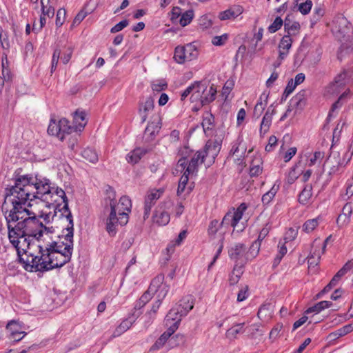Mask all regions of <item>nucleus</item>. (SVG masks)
Wrapping results in <instances>:
<instances>
[{"label":"nucleus","instance_id":"nucleus-1","mask_svg":"<svg viewBox=\"0 0 353 353\" xmlns=\"http://www.w3.org/2000/svg\"><path fill=\"white\" fill-rule=\"evenodd\" d=\"M1 210L6 221L8 239L21 256L26 253L35 237L34 232L39 226L34 221L35 212L21 206L10 207L7 202L3 203Z\"/></svg>","mask_w":353,"mask_h":353},{"label":"nucleus","instance_id":"nucleus-2","mask_svg":"<svg viewBox=\"0 0 353 353\" xmlns=\"http://www.w3.org/2000/svg\"><path fill=\"white\" fill-rule=\"evenodd\" d=\"M54 189L50 181L45 177L37 175L33 179L28 175L19 176L14 185L6 189L4 202L12 208L21 206L22 209L30 210L33 199L47 201Z\"/></svg>","mask_w":353,"mask_h":353},{"label":"nucleus","instance_id":"nucleus-3","mask_svg":"<svg viewBox=\"0 0 353 353\" xmlns=\"http://www.w3.org/2000/svg\"><path fill=\"white\" fill-rule=\"evenodd\" d=\"M65 234L66 242L61 241L49 252H42L41 255L28 256L26 261L20 258L24 263V268L30 272H45L63 266L68 263L73 250L74 228L66 227Z\"/></svg>","mask_w":353,"mask_h":353},{"label":"nucleus","instance_id":"nucleus-4","mask_svg":"<svg viewBox=\"0 0 353 353\" xmlns=\"http://www.w3.org/2000/svg\"><path fill=\"white\" fill-rule=\"evenodd\" d=\"M108 199L110 200V213L106 219V230L110 236H113L117 233L118 225L121 226L128 223V212L131 211V200L127 196L120 198L117 204L115 192L111 187L107 190Z\"/></svg>","mask_w":353,"mask_h":353},{"label":"nucleus","instance_id":"nucleus-5","mask_svg":"<svg viewBox=\"0 0 353 353\" xmlns=\"http://www.w3.org/2000/svg\"><path fill=\"white\" fill-rule=\"evenodd\" d=\"M190 151L189 156H191L192 151L188 148ZM221 148V142L216 140L214 141H208L201 150L196 151L190 161L186 159L188 163L184 170L187 172V174H196L198 172L199 165L204 162V160L208 157H211L212 160L217 156Z\"/></svg>","mask_w":353,"mask_h":353},{"label":"nucleus","instance_id":"nucleus-6","mask_svg":"<svg viewBox=\"0 0 353 353\" xmlns=\"http://www.w3.org/2000/svg\"><path fill=\"white\" fill-rule=\"evenodd\" d=\"M34 221L39 225L34 233L35 234L34 239L41 241V243L38 245L39 249V254L41 255L42 252H49V249L53 248V246H56L61 241L54 239V238H59V236L54 235L53 227L43 225V223L37 219L36 214Z\"/></svg>","mask_w":353,"mask_h":353},{"label":"nucleus","instance_id":"nucleus-7","mask_svg":"<svg viewBox=\"0 0 353 353\" xmlns=\"http://www.w3.org/2000/svg\"><path fill=\"white\" fill-rule=\"evenodd\" d=\"M49 197L51 199L50 203H54L55 210L59 211V217L66 219L68 222V227H74L72 215L68 208V200L65 192L58 187L54 188Z\"/></svg>","mask_w":353,"mask_h":353},{"label":"nucleus","instance_id":"nucleus-8","mask_svg":"<svg viewBox=\"0 0 353 353\" xmlns=\"http://www.w3.org/2000/svg\"><path fill=\"white\" fill-rule=\"evenodd\" d=\"M199 54V52L195 46L188 43L184 46H177L174 50V59L180 64L185 61H190L195 59Z\"/></svg>","mask_w":353,"mask_h":353},{"label":"nucleus","instance_id":"nucleus-9","mask_svg":"<svg viewBox=\"0 0 353 353\" xmlns=\"http://www.w3.org/2000/svg\"><path fill=\"white\" fill-rule=\"evenodd\" d=\"M190 150L188 147H185L182 149L180 152L181 157L179 159L177 162V168H181L179 170L181 172H183L182 176L180 178L179 181L178 188H177V194L181 195L185 190L186 185L189 180V175L191 174H187V172L185 170L188 161L186 160L187 157L189 156Z\"/></svg>","mask_w":353,"mask_h":353},{"label":"nucleus","instance_id":"nucleus-10","mask_svg":"<svg viewBox=\"0 0 353 353\" xmlns=\"http://www.w3.org/2000/svg\"><path fill=\"white\" fill-rule=\"evenodd\" d=\"M347 73L346 70H343L339 74L325 89V95L332 96L336 95L344 92L345 86L347 82Z\"/></svg>","mask_w":353,"mask_h":353},{"label":"nucleus","instance_id":"nucleus-11","mask_svg":"<svg viewBox=\"0 0 353 353\" xmlns=\"http://www.w3.org/2000/svg\"><path fill=\"white\" fill-rule=\"evenodd\" d=\"M192 310V306H187L184 310H181L180 307H174L170 310L169 312L165 316L166 324L171 323L173 322L172 325H176V330H177L179 323L181 321L183 316L187 315V314Z\"/></svg>","mask_w":353,"mask_h":353},{"label":"nucleus","instance_id":"nucleus-12","mask_svg":"<svg viewBox=\"0 0 353 353\" xmlns=\"http://www.w3.org/2000/svg\"><path fill=\"white\" fill-rule=\"evenodd\" d=\"M163 190L161 189L152 190L145 198L143 219L145 220L150 214L151 209L156 201L161 197Z\"/></svg>","mask_w":353,"mask_h":353},{"label":"nucleus","instance_id":"nucleus-13","mask_svg":"<svg viewBox=\"0 0 353 353\" xmlns=\"http://www.w3.org/2000/svg\"><path fill=\"white\" fill-rule=\"evenodd\" d=\"M154 108V99L152 97L143 98L139 103V114L141 119V122L144 123L148 117V114L153 110Z\"/></svg>","mask_w":353,"mask_h":353},{"label":"nucleus","instance_id":"nucleus-14","mask_svg":"<svg viewBox=\"0 0 353 353\" xmlns=\"http://www.w3.org/2000/svg\"><path fill=\"white\" fill-rule=\"evenodd\" d=\"M59 125L61 135L64 137L65 134H69L72 132H81L85 126V123H79L78 125H74L72 126L69 125L68 120L63 118L59 121Z\"/></svg>","mask_w":353,"mask_h":353},{"label":"nucleus","instance_id":"nucleus-15","mask_svg":"<svg viewBox=\"0 0 353 353\" xmlns=\"http://www.w3.org/2000/svg\"><path fill=\"white\" fill-rule=\"evenodd\" d=\"M352 210L353 208L350 203L345 204L341 213L336 219V223L339 228L346 226L350 223Z\"/></svg>","mask_w":353,"mask_h":353},{"label":"nucleus","instance_id":"nucleus-16","mask_svg":"<svg viewBox=\"0 0 353 353\" xmlns=\"http://www.w3.org/2000/svg\"><path fill=\"white\" fill-rule=\"evenodd\" d=\"M275 113L276 110L273 108V105L269 106L261 123V134H265L269 130V128L272 123V115H274Z\"/></svg>","mask_w":353,"mask_h":353},{"label":"nucleus","instance_id":"nucleus-17","mask_svg":"<svg viewBox=\"0 0 353 353\" xmlns=\"http://www.w3.org/2000/svg\"><path fill=\"white\" fill-rule=\"evenodd\" d=\"M6 329L10 333V339L14 341H19L22 339V337L17 338V336L21 335V334H23V336L26 334L25 332L21 330V325L16 321H10L6 325Z\"/></svg>","mask_w":353,"mask_h":353},{"label":"nucleus","instance_id":"nucleus-18","mask_svg":"<svg viewBox=\"0 0 353 353\" xmlns=\"http://www.w3.org/2000/svg\"><path fill=\"white\" fill-rule=\"evenodd\" d=\"M243 11L242 6L239 5H234L229 9L219 13V18L223 21L232 18H236L239 16Z\"/></svg>","mask_w":353,"mask_h":353},{"label":"nucleus","instance_id":"nucleus-19","mask_svg":"<svg viewBox=\"0 0 353 353\" xmlns=\"http://www.w3.org/2000/svg\"><path fill=\"white\" fill-rule=\"evenodd\" d=\"M176 331V325H170L168 330L163 332L161 336L156 341V342L151 347L152 350H157L161 348L171 336V335Z\"/></svg>","mask_w":353,"mask_h":353},{"label":"nucleus","instance_id":"nucleus-20","mask_svg":"<svg viewBox=\"0 0 353 353\" xmlns=\"http://www.w3.org/2000/svg\"><path fill=\"white\" fill-rule=\"evenodd\" d=\"M152 220L159 225H166L170 220V214L162 209L157 210L152 216Z\"/></svg>","mask_w":353,"mask_h":353},{"label":"nucleus","instance_id":"nucleus-21","mask_svg":"<svg viewBox=\"0 0 353 353\" xmlns=\"http://www.w3.org/2000/svg\"><path fill=\"white\" fill-rule=\"evenodd\" d=\"M246 248L243 243H238L234 247L232 248L229 251L230 257L237 261L238 260H243L245 255Z\"/></svg>","mask_w":353,"mask_h":353},{"label":"nucleus","instance_id":"nucleus-22","mask_svg":"<svg viewBox=\"0 0 353 353\" xmlns=\"http://www.w3.org/2000/svg\"><path fill=\"white\" fill-rule=\"evenodd\" d=\"M161 128V119L159 116L155 117L152 121L148 123L145 130V135L150 136L151 138L157 133Z\"/></svg>","mask_w":353,"mask_h":353},{"label":"nucleus","instance_id":"nucleus-23","mask_svg":"<svg viewBox=\"0 0 353 353\" xmlns=\"http://www.w3.org/2000/svg\"><path fill=\"white\" fill-rule=\"evenodd\" d=\"M202 94L203 97L201 99V104L202 105L209 104L215 99L216 89L214 85H212L208 90L203 88Z\"/></svg>","mask_w":353,"mask_h":353},{"label":"nucleus","instance_id":"nucleus-24","mask_svg":"<svg viewBox=\"0 0 353 353\" xmlns=\"http://www.w3.org/2000/svg\"><path fill=\"white\" fill-rule=\"evenodd\" d=\"M47 203H49L48 207L50 208L51 206L54 209V212L52 213L51 212H43V211L39 212V214H37V219H39V218H42L43 221L46 222V223H48L50 221H52L54 216H58L59 219H61L59 217L60 212L58 210H55V205L54 203H50L49 201H47Z\"/></svg>","mask_w":353,"mask_h":353},{"label":"nucleus","instance_id":"nucleus-25","mask_svg":"<svg viewBox=\"0 0 353 353\" xmlns=\"http://www.w3.org/2000/svg\"><path fill=\"white\" fill-rule=\"evenodd\" d=\"M335 26L334 28V30L340 33L343 37H344L347 33H348L350 28L348 27V21L344 17H339L335 21Z\"/></svg>","mask_w":353,"mask_h":353},{"label":"nucleus","instance_id":"nucleus-26","mask_svg":"<svg viewBox=\"0 0 353 353\" xmlns=\"http://www.w3.org/2000/svg\"><path fill=\"white\" fill-rule=\"evenodd\" d=\"M147 150L143 148H136L129 154H128L126 157V160L128 163L135 164L137 163L141 157L146 154Z\"/></svg>","mask_w":353,"mask_h":353},{"label":"nucleus","instance_id":"nucleus-27","mask_svg":"<svg viewBox=\"0 0 353 353\" xmlns=\"http://www.w3.org/2000/svg\"><path fill=\"white\" fill-rule=\"evenodd\" d=\"M270 231V228L267 225L261 229L259 232L258 239L255 241L250 247V253L254 252V253H258L259 250V247L261 242L265 239V237L268 234Z\"/></svg>","mask_w":353,"mask_h":353},{"label":"nucleus","instance_id":"nucleus-28","mask_svg":"<svg viewBox=\"0 0 353 353\" xmlns=\"http://www.w3.org/2000/svg\"><path fill=\"white\" fill-rule=\"evenodd\" d=\"M134 321L126 319L123 320L119 326L114 330L112 336L114 338L121 336L123 333L126 332L132 325Z\"/></svg>","mask_w":353,"mask_h":353},{"label":"nucleus","instance_id":"nucleus-29","mask_svg":"<svg viewBox=\"0 0 353 353\" xmlns=\"http://www.w3.org/2000/svg\"><path fill=\"white\" fill-rule=\"evenodd\" d=\"M201 124L205 134L212 131L213 128L214 127V116L210 112H206L203 115V119Z\"/></svg>","mask_w":353,"mask_h":353},{"label":"nucleus","instance_id":"nucleus-30","mask_svg":"<svg viewBox=\"0 0 353 353\" xmlns=\"http://www.w3.org/2000/svg\"><path fill=\"white\" fill-rule=\"evenodd\" d=\"M48 133L50 135L57 136L60 140H63V136L61 135L59 121L57 122L55 119H51L48 128Z\"/></svg>","mask_w":353,"mask_h":353},{"label":"nucleus","instance_id":"nucleus-31","mask_svg":"<svg viewBox=\"0 0 353 353\" xmlns=\"http://www.w3.org/2000/svg\"><path fill=\"white\" fill-rule=\"evenodd\" d=\"M332 305V303L331 301H320V302L317 303L316 304H315L312 307H309L305 312V314H310V313H312V312H315V313L317 314V313H319L323 310H324L325 308H328V307H330Z\"/></svg>","mask_w":353,"mask_h":353},{"label":"nucleus","instance_id":"nucleus-32","mask_svg":"<svg viewBox=\"0 0 353 353\" xmlns=\"http://www.w3.org/2000/svg\"><path fill=\"white\" fill-rule=\"evenodd\" d=\"M312 187L311 185H306L299 196V201L300 203L305 205L311 198L312 193Z\"/></svg>","mask_w":353,"mask_h":353},{"label":"nucleus","instance_id":"nucleus-33","mask_svg":"<svg viewBox=\"0 0 353 353\" xmlns=\"http://www.w3.org/2000/svg\"><path fill=\"white\" fill-rule=\"evenodd\" d=\"M349 92H350L349 89L345 90V91L340 95L338 100L332 104L330 111L328 114L327 120H329L330 119V117L332 116V113L336 109H338L342 106V105L343 104V101Z\"/></svg>","mask_w":353,"mask_h":353},{"label":"nucleus","instance_id":"nucleus-34","mask_svg":"<svg viewBox=\"0 0 353 353\" xmlns=\"http://www.w3.org/2000/svg\"><path fill=\"white\" fill-rule=\"evenodd\" d=\"M243 325L244 323H239L234 325V327L228 329L226 332V336L229 339H234L236 338L237 334L240 333H243Z\"/></svg>","mask_w":353,"mask_h":353},{"label":"nucleus","instance_id":"nucleus-35","mask_svg":"<svg viewBox=\"0 0 353 353\" xmlns=\"http://www.w3.org/2000/svg\"><path fill=\"white\" fill-rule=\"evenodd\" d=\"M81 155L89 162L96 163L98 161V155L94 149L87 148L81 152Z\"/></svg>","mask_w":353,"mask_h":353},{"label":"nucleus","instance_id":"nucleus-36","mask_svg":"<svg viewBox=\"0 0 353 353\" xmlns=\"http://www.w3.org/2000/svg\"><path fill=\"white\" fill-rule=\"evenodd\" d=\"M272 305L270 303L263 304L259 308L257 316L260 319H265L271 317Z\"/></svg>","mask_w":353,"mask_h":353},{"label":"nucleus","instance_id":"nucleus-37","mask_svg":"<svg viewBox=\"0 0 353 353\" xmlns=\"http://www.w3.org/2000/svg\"><path fill=\"white\" fill-rule=\"evenodd\" d=\"M321 245L318 242L317 239H315L312 245V251L309 255V256L312 257V259H316L320 260L322 253Z\"/></svg>","mask_w":353,"mask_h":353},{"label":"nucleus","instance_id":"nucleus-38","mask_svg":"<svg viewBox=\"0 0 353 353\" xmlns=\"http://www.w3.org/2000/svg\"><path fill=\"white\" fill-rule=\"evenodd\" d=\"M319 217L309 219L303 225V230L307 233L312 232L319 224Z\"/></svg>","mask_w":353,"mask_h":353},{"label":"nucleus","instance_id":"nucleus-39","mask_svg":"<svg viewBox=\"0 0 353 353\" xmlns=\"http://www.w3.org/2000/svg\"><path fill=\"white\" fill-rule=\"evenodd\" d=\"M278 192V185H274L272 188L262 196V202L264 205H268Z\"/></svg>","mask_w":353,"mask_h":353},{"label":"nucleus","instance_id":"nucleus-40","mask_svg":"<svg viewBox=\"0 0 353 353\" xmlns=\"http://www.w3.org/2000/svg\"><path fill=\"white\" fill-rule=\"evenodd\" d=\"M194 17V12L192 10L185 11L181 14L179 23L181 26L184 27L190 23Z\"/></svg>","mask_w":353,"mask_h":353},{"label":"nucleus","instance_id":"nucleus-41","mask_svg":"<svg viewBox=\"0 0 353 353\" xmlns=\"http://www.w3.org/2000/svg\"><path fill=\"white\" fill-rule=\"evenodd\" d=\"M151 88L154 92H160L168 88V83L163 79L156 80L152 82Z\"/></svg>","mask_w":353,"mask_h":353},{"label":"nucleus","instance_id":"nucleus-42","mask_svg":"<svg viewBox=\"0 0 353 353\" xmlns=\"http://www.w3.org/2000/svg\"><path fill=\"white\" fill-rule=\"evenodd\" d=\"M292 39L290 35H284L279 44V48L289 51L292 46Z\"/></svg>","mask_w":353,"mask_h":353},{"label":"nucleus","instance_id":"nucleus-43","mask_svg":"<svg viewBox=\"0 0 353 353\" xmlns=\"http://www.w3.org/2000/svg\"><path fill=\"white\" fill-rule=\"evenodd\" d=\"M153 293L148 289L139 299V302L135 305V309L143 307L151 299Z\"/></svg>","mask_w":353,"mask_h":353},{"label":"nucleus","instance_id":"nucleus-44","mask_svg":"<svg viewBox=\"0 0 353 353\" xmlns=\"http://www.w3.org/2000/svg\"><path fill=\"white\" fill-rule=\"evenodd\" d=\"M300 163L301 161H299L290 169L286 179L288 183L292 184L298 179L299 174L296 172V169Z\"/></svg>","mask_w":353,"mask_h":353},{"label":"nucleus","instance_id":"nucleus-45","mask_svg":"<svg viewBox=\"0 0 353 353\" xmlns=\"http://www.w3.org/2000/svg\"><path fill=\"white\" fill-rule=\"evenodd\" d=\"M285 31L288 33L286 35H290V37L292 35H296L299 33L300 30V24L297 21H294L288 27L284 28Z\"/></svg>","mask_w":353,"mask_h":353},{"label":"nucleus","instance_id":"nucleus-46","mask_svg":"<svg viewBox=\"0 0 353 353\" xmlns=\"http://www.w3.org/2000/svg\"><path fill=\"white\" fill-rule=\"evenodd\" d=\"M283 24V21L280 17H276L272 24L268 27V31L270 33H274L279 30Z\"/></svg>","mask_w":353,"mask_h":353},{"label":"nucleus","instance_id":"nucleus-47","mask_svg":"<svg viewBox=\"0 0 353 353\" xmlns=\"http://www.w3.org/2000/svg\"><path fill=\"white\" fill-rule=\"evenodd\" d=\"M163 279L164 276L160 274L156 276L154 279H152L148 288L150 291H152V293L157 292L158 288L159 287V285L163 282Z\"/></svg>","mask_w":353,"mask_h":353},{"label":"nucleus","instance_id":"nucleus-48","mask_svg":"<svg viewBox=\"0 0 353 353\" xmlns=\"http://www.w3.org/2000/svg\"><path fill=\"white\" fill-rule=\"evenodd\" d=\"M221 227V224L218 220H212L208 226V232L210 236H214L219 228Z\"/></svg>","mask_w":353,"mask_h":353},{"label":"nucleus","instance_id":"nucleus-49","mask_svg":"<svg viewBox=\"0 0 353 353\" xmlns=\"http://www.w3.org/2000/svg\"><path fill=\"white\" fill-rule=\"evenodd\" d=\"M353 268V260L347 261L341 269H340L336 274V277L341 279L347 272Z\"/></svg>","mask_w":353,"mask_h":353},{"label":"nucleus","instance_id":"nucleus-50","mask_svg":"<svg viewBox=\"0 0 353 353\" xmlns=\"http://www.w3.org/2000/svg\"><path fill=\"white\" fill-rule=\"evenodd\" d=\"M312 1L311 0H306L304 3H301L299 5L298 10L303 14H308L312 8Z\"/></svg>","mask_w":353,"mask_h":353},{"label":"nucleus","instance_id":"nucleus-51","mask_svg":"<svg viewBox=\"0 0 353 353\" xmlns=\"http://www.w3.org/2000/svg\"><path fill=\"white\" fill-rule=\"evenodd\" d=\"M228 39V34H223L221 36H215L212 39V43L214 46H223Z\"/></svg>","mask_w":353,"mask_h":353},{"label":"nucleus","instance_id":"nucleus-52","mask_svg":"<svg viewBox=\"0 0 353 353\" xmlns=\"http://www.w3.org/2000/svg\"><path fill=\"white\" fill-rule=\"evenodd\" d=\"M86 114L83 111L77 110L74 114V125H78L79 123H87L85 121Z\"/></svg>","mask_w":353,"mask_h":353},{"label":"nucleus","instance_id":"nucleus-53","mask_svg":"<svg viewBox=\"0 0 353 353\" xmlns=\"http://www.w3.org/2000/svg\"><path fill=\"white\" fill-rule=\"evenodd\" d=\"M192 306V309L194 307V303L192 301V299L190 296H187L185 297H183L182 299L180 300L179 304L176 305L175 307H180L181 310H184L186 308L187 306Z\"/></svg>","mask_w":353,"mask_h":353},{"label":"nucleus","instance_id":"nucleus-54","mask_svg":"<svg viewBox=\"0 0 353 353\" xmlns=\"http://www.w3.org/2000/svg\"><path fill=\"white\" fill-rule=\"evenodd\" d=\"M200 87V83L199 82H194L190 86H188L181 94V100L183 101L185 99L190 95L192 94L193 91L196 89V88Z\"/></svg>","mask_w":353,"mask_h":353},{"label":"nucleus","instance_id":"nucleus-55","mask_svg":"<svg viewBox=\"0 0 353 353\" xmlns=\"http://www.w3.org/2000/svg\"><path fill=\"white\" fill-rule=\"evenodd\" d=\"M304 99V92H300L297 93L292 99H291V105L298 108L301 105V103Z\"/></svg>","mask_w":353,"mask_h":353},{"label":"nucleus","instance_id":"nucleus-56","mask_svg":"<svg viewBox=\"0 0 353 353\" xmlns=\"http://www.w3.org/2000/svg\"><path fill=\"white\" fill-rule=\"evenodd\" d=\"M61 54V50L59 49H55L52 58V64H51V72L52 73L55 71L57 63L59 62V59Z\"/></svg>","mask_w":353,"mask_h":353},{"label":"nucleus","instance_id":"nucleus-57","mask_svg":"<svg viewBox=\"0 0 353 353\" xmlns=\"http://www.w3.org/2000/svg\"><path fill=\"white\" fill-rule=\"evenodd\" d=\"M324 157V152L316 151L314 156L310 159L309 166H313L318 162H320Z\"/></svg>","mask_w":353,"mask_h":353},{"label":"nucleus","instance_id":"nucleus-58","mask_svg":"<svg viewBox=\"0 0 353 353\" xmlns=\"http://www.w3.org/2000/svg\"><path fill=\"white\" fill-rule=\"evenodd\" d=\"M65 14H66V11L63 8H61L57 11V17H56L57 26L60 27L61 26L63 25Z\"/></svg>","mask_w":353,"mask_h":353},{"label":"nucleus","instance_id":"nucleus-59","mask_svg":"<svg viewBox=\"0 0 353 353\" xmlns=\"http://www.w3.org/2000/svg\"><path fill=\"white\" fill-rule=\"evenodd\" d=\"M128 24H129V22L127 19L123 20V21H120L119 23H118L117 24H116L114 26H113L111 28L110 32H111V33L118 32L122 30L126 26H128Z\"/></svg>","mask_w":353,"mask_h":353},{"label":"nucleus","instance_id":"nucleus-60","mask_svg":"<svg viewBox=\"0 0 353 353\" xmlns=\"http://www.w3.org/2000/svg\"><path fill=\"white\" fill-rule=\"evenodd\" d=\"M202 90L203 86L200 84V87L196 88V89L193 91L190 97V99L192 100V102L196 101L198 100L201 101V97H203L202 94Z\"/></svg>","mask_w":353,"mask_h":353},{"label":"nucleus","instance_id":"nucleus-61","mask_svg":"<svg viewBox=\"0 0 353 353\" xmlns=\"http://www.w3.org/2000/svg\"><path fill=\"white\" fill-rule=\"evenodd\" d=\"M41 10L43 15H46L48 17H53L54 14V9L52 6L46 7L43 3V0H41Z\"/></svg>","mask_w":353,"mask_h":353},{"label":"nucleus","instance_id":"nucleus-62","mask_svg":"<svg viewBox=\"0 0 353 353\" xmlns=\"http://www.w3.org/2000/svg\"><path fill=\"white\" fill-rule=\"evenodd\" d=\"M221 225H231L234 228L236 226V223H233V217L232 215V212H228L223 217L221 223H220Z\"/></svg>","mask_w":353,"mask_h":353},{"label":"nucleus","instance_id":"nucleus-63","mask_svg":"<svg viewBox=\"0 0 353 353\" xmlns=\"http://www.w3.org/2000/svg\"><path fill=\"white\" fill-rule=\"evenodd\" d=\"M248 286L245 285L243 287L239 292L237 294V301L239 302L243 301L245 300L248 296Z\"/></svg>","mask_w":353,"mask_h":353},{"label":"nucleus","instance_id":"nucleus-64","mask_svg":"<svg viewBox=\"0 0 353 353\" xmlns=\"http://www.w3.org/2000/svg\"><path fill=\"white\" fill-rule=\"evenodd\" d=\"M283 327L282 325L277 324L275 327H274L270 331L269 338L270 339L274 341L275 340L279 334L281 329Z\"/></svg>","mask_w":353,"mask_h":353}]
</instances>
